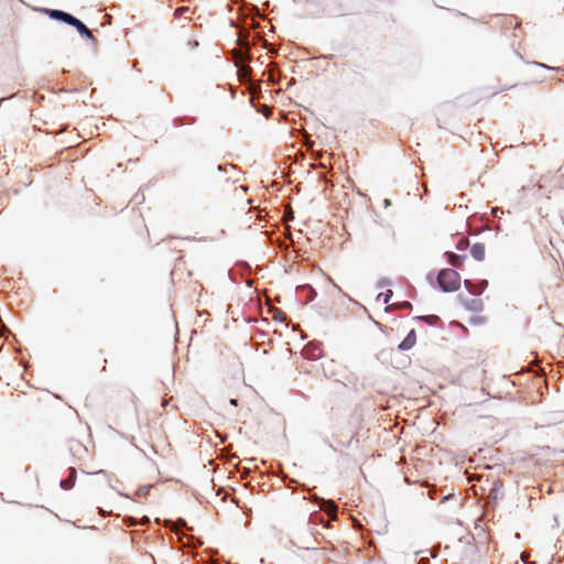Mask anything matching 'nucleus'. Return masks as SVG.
<instances>
[{
    "instance_id": "nucleus-19",
    "label": "nucleus",
    "mask_w": 564,
    "mask_h": 564,
    "mask_svg": "<svg viewBox=\"0 0 564 564\" xmlns=\"http://www.w3.org/2000/svg\"><path fill=\"white\" fill-rule=\"evenodd\" d=\"M323 505H328V506H330V508H332V512H335V507H334V505H332V502H329V501H323ZM328 512L330 513V511H328Z\"/></svg>"
},
{
    "instance_id": "nucleus-21",
    "label": "nucleus",
    "mask_w": 564,
    "mask_h": 564,
    "mask_svg": "<svg viewBox=\"0 0 564 564\" xmlns=\"http://www.w3.org/2000/svg\"><path fill=\"white\" fill-rule=\"evenodd\" d=\"M230 404L236 406L238 404V400L237 399H230Z\"/></svg>"
},
{
    "instance_id": "nucleus-4",
    "label": "nucleus",
    "mask_w": 564,
    "mask_h": 564,
    "mask_svg": "<svg viewBox=\"0 0 564 564\" xmlns=\"http://www.w3.org/2000/svg\"><path fill=\"white\" fill-rule=\"evenodd\" d=\"M416 343V334L414 329H411L405 338L399 344L398 349L401 351H406L411 349Z\"/></svg>"
},
{
    "instance_id": "nucleus-5",
    "label": "nucleus",
    "mask_w": 564,
    "mask_h": 564,
    "mask_svg": "<svg viewBox=\"0 0 564 564\" xmlns=\"http://www.w3.org/2000/svg\"><path fill=\"white\" fill-rule=\"evenodd\" d=\"M465 284V288L467 289V291L473 294V295H479L482 293V291L485 290V288L488 285V281L487 280H482L478 286H475L469 280H465L464 282Z\"/></svg>"
},
{
    "instance_id": "nucleus-8",
    "label": "nucleus",
    "mask_w": 564,
    "mask_h": 564,
    "mask_svg": "<svg viewBox=\"0 0 564 564\" xmlns=\"http://www.w3.org/2000/svg\"><path fill=\"white\" fill-rule=\"evenodd\" d=\"M76 469L69 468V476L66 479L61 480L59 485L63 489L68 490L75 485Z\"/></svg>"
},
{
    "instance_id": "nucleus-26",
    "label": "nucleus",
    "mask_w": 564,
    "mask_h": 564,
    "mask_svg": "<svg viewBox=\"0 0 564 564\" xmlns=\"http://www.w3.org/2000/svg\"><path fill=\"white\" fill-rule=\"evenodd\" d=\"M279 314H280V315H278V318H281V315H284V313H283V312H280Z\"/></svg>"
},
{
    "instance_id": "nucleus-10",
    "label": "nucleus",
    "mask_w": 564,
    "mask_h": 564,
    "mask_svg": "<svg viewBox=\"0 0 564 564\" xmlns=\"http://www.w3.org/2000/svg\"><path fill=\"white\" fill-rule=\"evenodd\" d=\"M392 296V291L388 290L387 292L379 293L377 296V302L381 304H388Z\"/></svg>"
},
{
    "instance_id": "nucleus-2",
    "label": "nucleus",
    "mask_w": 564,
    "mask_h": 564,
    "mask_svg": "<svg viewBox=\"0 0 564 564\" xmlns=\"http://www.w3.org/2000/svg\"><path fill=\"white\" fill-rule=\"evenodd\" d=\"M43 12L51 19L61 21L68 25H72L76 19V17L72 15L70 13L57 9H43Z\"/></svg>"
},
{
    "instance_id": "nucleus-13",
    "label": "nucleus",
    "mask_w": 564,
    "mask_h": 564,
    "mask_svg": "<svg viewBox=\"0 0 564 564\" xmlns=\"http://www.w3.org/2000/svg\"><path fill=\"white\" fill-rule=\"evenodd\" d=\"M419 319L425 321L429 324L433 325L434 322L437 319V317L435 315H429V316H421V317H419Z\"/></svg>"
},
{
    "instance_id": "nucleus-20",
    "label": "nucleus",
    "mask_w": 564,
    "mask_h": 564,
    "mask_svg": "<svg viewBox=\"0 0 564 564\" xmlns=\"http://www.w3.org/2000/svg\"><path fill=\"white\" fill-rule=\"evenodd\" d=\"M323 505H328V506H330V508H332V512H335V507H334V505H332V502H329V501H323ZM328 512L330 513V511H328Z\"/></svg>"
},
{
    "instance_id": "nucleus-23",
    "label": "nucleus",
    "mask_w": 564,
    "mask_h": 564,
    "mask_svg": "<svg viewBox=\"0 0 564 564\" xmlns=\"http://www.w3.org/2000/svg\"><path fill=\"white\" fill-rule=\"evenodd\" d=\"M538 66H541V67H546L545 65L541 64V63H535Z\"/></svg>"
},
{
    "instance_id": "nucleus-22",
    "label": "nucleus",
    "mask_w": 564,
    "mask_h": 564,
    "mask_svg": "<svg viewBox=\"0 0 564 564\" xmlns=\"http://www.w3.org/2000/svg\"><path fill=\"white\" fill-rule=\"evenodd\" d=\"M318 356H319L318 354H311V355H310V358L315 359V358H318Z\"/></svg>"
},
{
    "instance_id": "nucleus-17",
    "label": "nucleus",
    "mask_w": 564,
    "mask_h": 564,
    "mask_svg": "<svg viewBox=\"0 0 564 564\" xmlns=\"http://www.w3.org/2000/svg\"><path fill=\"white\" fill-rule=\"evenodd\" d=\"M323 505H328V506H330V508H332V512H335V507H334V505H332V502H329V501H323ZM328 512L330 513V511H328Z\"/></svg>"
},
{
    "instance_id": "nucleus-1",
    "label": "nucleus",
    "mask_w": 564,
    "mask_h": 564,
    "mask_svg": "<svg viewBox=\"0 0 564 564\" xmlns=\"http://www.w3.org/2000/svg\"><path fill=\"white\" fill-rule=\"evenodd\" d=\"M437 284L443 292H454L460 286V275L453 269H442L437 274Z\"/></svg>"
},
{
    "instance_id": "nucleus-9",
    "label": "nucleus",
    "mask_w": 564,
    "mask_h": 564,
    "mask_svg": "<svg viewBox=\"0 0 564 564\" xmlns=\"http://www.w3.org/2000/svg\"><path fill=\"white\" fill-rule=\"evenodd\" d=\"M448 262L452 267L459 268L463 261L466 259V256L456 254L454 252H448Z\"/></svg>"
},
{
    "instance_id": "nucleus-18",
    "label": "nucleus",
    "mask_w": 564,
    "mask_h": 564,
    "mask_svg": "<svg viewBox=\"0 0 564 564\" xmlns=\"http://www.w3.org/2000/svg\"><path fill=\"white\" fill-rule=\"evenodd\" d=\"M323 505H328V506H330V508H332V512H335V507H334V505H332V502H329V501H323ZM328 512L330 513V511H328Z\"/></svg>"
},
{
    "instance_id": "nucleus-7",
    "label": "nucleus",
    "mask_w": 564,
    "mask_h": 564,
    "mask_svg": "<svg viewBox=\"0 0 564 564\" xmlns=\"http://www.w3.org/2000/svg\"><path fill=\"white\" fill-rule=\"evenodd\" d=\"M470 254L476 261L485 259V246L482 243H474L470 248Z\"/></svg>"
},
{
    "instance_id": "nucleus-6",
    "label": "nucleus",
    "mask_w": 564,
    "mask_h": 564,
    "mask_svg": "<svg viewBox=\"0 0 564 564\" xmlns=\"http://www.w3.org/2000/svg\"><path fill=\"white\" fill-rule=\"evenodd\" d=\"M72 26H74L82 36L95 40L91 31L79 19L76 18Z\"/></svg>"
},
{
    "instance_id": "nucleus-15",
    "label": "nucleus",
    "mask_w": 564,
    "mask_h": 564,
    "mask_svg": "<svg viewBox=\"0 0 564 564\" xmlns=\"http://www.w3.org/2000/svg\"><path fill=\"white\" fill-rule=\"evenodd\" d=\"M149 491V488H140L138 490V496L142 497V496H145Z\"/></svg>"
},
{
    "instance_id": "nucleus-12",
    "label": "nucleus",
    "mask_w": 564,
    "mask_h": 564,
    "mask_svg": "<svg viewBox=\"0 0 564 564\" xmlns=\"http://www.w3.org/2000/svg\"><path fill=\"white\" fill-rule=\"evenodd\" d=\"M228 170H231V171H235L236 167L234 165H230V164H226V165H218L217 166V171L219 172H228Z\"/></svg>"
},
{
    "instance_id": "nucleus-16",
    "label": "nucleus",
    "mask_w": 564,
    "mask_h": 564,
    "mask_svg": "<svg viewBox=\"0 0 564 564\" xmlns=\"http://www.w3.org/2000/svg\"><path fill=\"white\" fill-rule=\"evenodd\" d=\"M467 243H468V241L463 238L458 245V249H460V250L464 249Z\"/></svg>"
},
{
    "instance_id": "nucleus-3",
    "label": "nucleus",
    "mask_w": 564,
    "mask_h": 564,
    "mask_svg": "<svg viewBox=\"0 0 564 564\" xmlns=\"http://www.w3.org/2000/svg\"><path fill=\"white\" fill-rule=\"evenodd\" d=\"M464 307L470 312H481L484 308L482 301L479 299H464L462 295L458 296Z\"/></svg>"
},
{
    "instance_id": "nucleus-11",
    "label": "nucleus",
    "mask_w": 564,
    "mask_h": 564,
    "mask_svg": "<svg viewBox=\"0 0 564 564\" xmlns=\"http://www.w3.org/2000/svg\"><path fill=\"white\" fill-rule=\"evenodd\" d=\"M314 542H315V540L310 536L306 542H304L303 544H300L297 546L301 549H305V550L314 549Z\"/></svg>"
},
{
    "instance_id": "nucleus-25",
    "label": "nucleus",
    "mask_w": 564,
    "mask_h": 564,
    "mask_svg": "<svg viewBox=\"0 0 564 564\" xmlns=\"http://www.w3.org/2000/svg\"><path fill=\"white\" fill-rule=\"evenodd\" d=\"M279 314H280V315H278V318H281V315H284V313H283V312H280Z\"/></svg>"
},
{
    "instance_id": "nucleus-24",
    "label": "nucleus",
    "mask_w": 564,
    "mask_h": 564,
    "mask_svg": "<svg viewBox=\"0 0 564 564\" xmlns=\"http://www.w3.org/2000/svg\"><path fill=\"white\" fill-rule=\"evenodd\" d=\"M387 283H388V282L382 281V282H380V286H383V285H384V284H387Z\"/></svg>"
},
{
    "instance_id": "nucleus-14",
    "label": "nucleus",
    "mask_w": 564,
    "mask_h": 564,
    "mask_svg": "<svg viewBox=\"0 0 564 564\" xmlns=\"http://www.w3.org/2000/svg\"><path fill=\"white\" fill-rule=\"evenodd\" d=\"M529 556H530V554L528 552H522L520 557H521L522 562H524L525 564H535L534 562L533 563L529 562Z\"/></svg>"
}]
</instances>
